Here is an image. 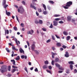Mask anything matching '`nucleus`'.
Segmentation results:
<instances>
[{"label":"nucleus","instance_id":"40","mask_svg":"<svg viewBox=\"0 0 77 77\" xmlns=\"http://www.w3.org/2000/svg\"><path fill=\"white\" fill-rule=\"evenodd\" d=\"M62 47L64 49H65V48H66V46H65V45H63L62 46Z\"/></svg>","mask_w":77,"mask_h":77},{"label":"nucleus","instance_id":"33","mask_svg":"<svg viewBox=\"0 0 77 77\" xmlns=\"http://www.w3.org/2000/svg\"><path fill=\"white\" fill-rule=\"evenodd\" d=\"M43 14L44 15H47L48 13L47 12V11H45L43 12Z\"/></svg>","mask_w":77,"mask_h":77},{"label":"nucleus","instance_id":"42","mask_svg":"<svg viewBox=\"0 0 77 77\" xmlns=\"http://www.w3.org/2000/svg\"><path fill=\"white\" fill-rule=\"evenodd\" d=\"M35 24H38L39 23V22H38V20H36L35 21Z\"/></svg>","mask_w":77,"mask_h":77},{"label":"nucleus","instance_id":"29","mask_svg":"<svg viewBox=\"0 0 77 77\" xmlns=\"http://www.w3.org/2000/svg\"><path fill=\"white\" fill-rule=\"evenodd\" d=\"M70 68L71 70H72V69H73V66L71 64L70 65Z\"/></svg>","mask_w":77,"mask_h":77},{"label":"nucleus","instance_id":"43","mask_svg":"<svg viewBox=\"0 0 77 77\" xmlns=\"http://www.w3.org/2000/svg\"><path fill=\"white\" fill-rule=\"evenodd\" d=\"M14 30H15V31H17V27H14Z\"/></svg>","mask_w":77,"mask_h":77},{"label":"nucleus","instance_id":"53","mask_svg":"<svg viewBox=\"0 0 77 77\" xmlns=\"http://www.w3.org/2000/svg\"><path fill=\"white\" fill-rule=\"evenodd\" d=\"M53 24H51V26H50V28H53Z\"/></svg>","mask_w":77,"mask_h":77},{"label":"nucleus","instance_id":"30","mask_svg":"<svg viewBox=\"0 0 77 77\" xmlns=\"http://www.w3.org/2000/svg\"><path fill=\"white\" fill-rule=\"evenodd\" d=\"M45 65H47L48 64V60H46L45 61Z\"/></svg>","mask_w":77,"mask_h":77},{"label":"nucleus","instance_id":"19","mask_svg":"<svg viewBox=\"0 0 77 77\" xmlns=\"http://www.w3.org/2000/svg\"><path fill=\"white\" fill-rule=\"evenodd\" d=\"M6 15L8 16H10V14H11V13L9 12H8V11L7 10H6Z\"/></svg>","mask_w":77,"mask_h":77},{"label":"nucleus","instance_id":"4","mask_svg":"<svg viewBox=\"0 0 77 77\" xmlns=\"http://www.w3.org/2000/svg\"><path fill=\"white\" fill-rule=\"evenodd\" d=\"M35 44H33L32 45V46H31V48H32V50L33 51H34L35 52V53H36L37 54H39V52H38V51H37L35 50Z\"/></svg>","mask_w":77,"mask_h":77},{"label":"nucleus","instance_id":"23","mask_svg":"<svg viewBox=\"0 0 77 77\" xmlns=\"http://www.w3.org/2000/svg\"><path fill=\"white\" fill-rule=\"evenodd\" d=\"M47 68H48V66H47V65H45L43 67V69H47Z\"/></svg>","mask_w":77,"mask_h":77},{"label":"nucleus","instance_id":"58","mask_svg":"<svg viewBox=\"0 0 77 77\" xmlns=\"http://www.w3.org/2000/svg\"><path fill=\"white\" fill-rule=\"evenodd\" d=\"M74 73H76L77 72V69H75L74 70Z\"/></svg>","mask_w":77,"mask_h":77},{"label":"nucleus","instance_id":"5","mask_svg":"<svg viewBox=\"0 0 77 77\" xmlns=\"http://www.w3.org/2000/svg\"><path fill=\"white\" fill-rule=\"evenodd\" d=\"M3 5H4V8L6 9L7 7L8 6V5H6V0H3Z\"/></svg>","mask_w":77,"mask_h":77},{"label":"nucleus","instance_id":"63","mask_svg":"<svg viewBox=\"0 0 77 77\" xmlns=\"http://www.w3.org/2000/svg\"><path fill=\"white\" fill-rule=\"evenodd\" d=\"M11 74H8V76L9 77H11Z\"/></svg>","mask_w":77,"mask_h":77},{"label":"nucleus","instance_id":"3","mask_svg":"<svg viewBox=\"0 0 77 77\" xmlns=\"http://www.w3.org/2000/svg\"><path fill=\"white\" fill-rule=\"evenodd\" d=\"M19 9H18V12H20V14H23L24 12V10L23 8V7L22 6H21L19 7Z\"/></svg>","mask_w":77,"mask_h":77},{"label":"nucleus","instance_id":"2","mask_svg":"<svg viewBox=\"0 0 77 77\" xmlns=\"http://www.w3.org/2000/svg\"><path fill=\"white\" fill-rule=\"evenodd\" d=\"M1 69L2 70H1V72L2 73H3L4 72H6L8 71V69H6V67L5 66H2L1 67Z\"/></svg>","mask_w":77,"mask_h":77},{"label":"nucleus","instance_id":"7","mask_svg":"<svg viewBox=\"0 0 77 77\" xmlns=\"http://www.w3.org/2000/svg\"><path fill=\"white\" fill-rule=\"evenodd\" d=\"M33 30L32 29H31L30 31H28L27 32V34H30V35H32L33 33Z\"/></svg>","mask_w":77,"mask_h":77},{"label":"nucleus","instance_id":"27","mask_svg":"<svg viewBox=\"0 0 77 77\" xmlns=\"http://www.w3.org/2000/svg\"><path fill=\"white\" fill-rule=\"evenodd\" d=\"M54 17H60V15L59 14H55L54 15Z\"/></svg>","mask_w":77,"mask_h":77},{"label":"nucleus","instance_id":"11","mask_svg":"<svg viewBox=\"0 0 77 77\" xmlns=\"http://www.w3.org/2000/svg\"><path fill=\"white\" fill-rule=\"evenodd\" d=\"M53 23H54L53 25L55 26H57V25H58V23H58V22H56V21H54Z\"/></svg>","mask_w":77,"mask_h":77},{"label":"nucleus","instance_id":"34","mask_svg":"<svg viewBox=\"0 0 77 77\" xmlns=\"http://www.w3.org/2000/svg\"><path fill=\"white\" fill-rule=\"evenodd\" d=\"M55 62H58L59 61V58H57L55 59Z\"/></svg>","mask_w":77,"mask_h":77},{"label":"nucleus","instance_id":"6","mask_svg":"<svg viewBox=\"0 0 77 77\" xmlns=\"http://www.w3.org/2000/svg\"><path fill=\"white\" fill-rule=\"evenodd\" d=\"M55 65L56 66V67H58V68H59V69L60 70H63V69L62 68V67H60V65L59 64L56 63L55 64Z\"/></svg>","mask_w":77,"mask_h":77},{"label":"nucleus","instance_id":"56","mask_svg":"<svg viewBox=\"0 0 77 77\" xmlns=\"http://www.w3.org/2000/svg\"><path fill=\"white\" fill-rule=\"evenodd\" d=\"M74 48H75V46H74V45H73L72 47V49L73 50V49H74Z\"/></svg>","mask_w":77,"mask_h":77},{"label":"nucleus","instance_id":"37","mask_svg":"<svg viewBox=\"0 0 77 77\" xmlns=\"http://www.w3.org/2000/svg\"><path fill=\"white\" fill-rule=\"evenodd\" d=\"M38 11L39 12H42V10H41V8L38 9Z\"/></svg>","mask_w":77,"mask_h":77},{"label":"nucleus","instance_id":"21","mask_svg":"<svg viewBox=\"0 0 77 77\" xmlns=\"http://www.w3.org/2000/svg\"><path fill=\"white\" fill-rule=\"evenodd\" d=\"M63 33L64 35H68V32L65 31H64L63 32Z\"/></svg>","mask_w":77,"mask_h":77},{"label":"nucleus","instance_id":"10","mask_svg":"<svg viewBox=\"0 0 77 77\" xmlns=\"http://www.w3.org/2000/svg\"><path fill=\"white\" fill-rule=\"evenodd\" d=\"M56 45L57 47H61L62 46V43L60 42H58L56 44Z\"/></svg>","mask_w":77,"mask_h":77},{"label":"nucleus","instance_id":"13","mask_svg":"<svg viewBox=\"0 0 77 77\" xmlns=\"http://www.w3.org/2000/svg\"><path fill=\"white\" fill-rule=\"evenodd\" d=\"M30 7L31 8H33V9H35V10H36V7H35L34 6H33L32 4H31Z\"/></svg>","mask_w":77,"mask_h":77},{"label":"nucleus","instance_id":"31","mask_svg":"<svg viewBox=\"0 0 77 77\" xmlns=\"http://www.w3.org/2000/svg\"><path fill=\"white\" fill-rule=\"evenodd\" d=\"M6 50L8 52V53H9L10 52V51H9V48H6Z\"/></svg>","mask_w":77,"mask_h":77},{"label":"nucleus","instance_id":"51","mask_svg":"<svg viewBox=\"0 0 77 77\" xmlns=\"http://www.w3.org/2000/svg\"><path fill=\"white\" fill-rule=\"evenodd\" d=\"M21 26H22L23 27L24 26V24L23 23H21Z\"/></svg>","mask_w":77,"mask_h":77},{"label":"nucleus","instance_id":"46","mask_svg":"<svg viewBox=\"0 0 77 77\" xmlns=\"http://www.w3.org/2000/svg\"><path fill=\"white\" fill-rule=\"evenodd\" d=\"M59 23L60 24H63V22L62 21H59Z\"/></svg>","mask_w":77,"mask_h":77},{"label":"nucleus","instance_id":"47","mask_svg":"<svg viewBox=\"0 0 77 77\" xmlns=\"http://www.w3.org/2000/svg\"><path fill=\"white\" fill-rule=\"evenodd\" d=\"M12 49H13V50H15L16 48H15V47L14 46V45H12Z\"/></svg>","mask_w":77,"mask_h":77},{"label":"nucleus","instance_id":"24","mask_svg":"<svg viewBox=\"0 0 77 77\" xmlns=\"http://www.w3.org/2000/svg\"><path fill=\"white\" fill-rule=\"evenodd\" d=\"M43 23V22L42 20H39L38 22V23L39 24H42V23Z\"/></svg>","mask_w":77,"mask_h":77},{"label":"nucleus","instance_id":"25","mask_svg":"<svg viewBox=\"0 0 77 77\" xmlns=\"http://www.w3.org/2000/svg\"><path fill=\"white\" fill-rule=\"evenodd\" d=\"M43 7L44 8L45 10V11H46V10H47V8H46V6H45V5L44 4H43Z\"/></svg>","mask_w":77,"mask_h":77},{"label":"nucleus","instance_id":"49","mask_svg":"<svg viewBox=\"0 0 77 77\" xmlns=\"http://www.w3.org/2000/svg\"><path fill=\"white\" fill-rule=\"evenodd\" d=\"M48 68H49V69H52V67H51V66H48Z\"/></svg>","mask_w":77,"mask_h":77},{"label":"nucleus","instance_id":"14","mask_svg":"<svg viewBox=\"0 0 77 77\" xmlns=\"http://www.w3.org/2000/svg\"><path fill=\"white\" fill-rule=\"evenodd\" d=\"M65 56L66 57H69V54L68 52H66V54L65 55Z\"/></svg>","mask_w":77,"mask_h":77},{"label":"nucleus","instance_id":"22","mask_svg":"<svg viewBox=\"0 0 77 77\" xmlns=\"http://www.w3.org/2000/svg\"><path fill=\"white\" fill-rule=\"evenodd\" d=\"M69 64H72V65H73L74 64V62L72 61H71L68 62Z\"/></svg>","mask_w":77,"mask_h":77},{"label":"nucleus","instance_id":"15","mask_svg":"<svg viewBox=\"0 0 77 77\" xmlns=\"http://www.w3.org/2000/svg\"><path fill=\"white\" fill-rule=\"evenodd\" d=\"M25 58V59H27V56L26 55H21V59H24V58Z\"/></svg>","mask_w":77,"mask_h":77},{"label":"nucleus","instance_id":"44","mask_svg":"<svg viewBox=\"0 0 77 77\" xmlns=\"http://www.w3.org/2000/svg\"><path fill=\"white\" fill-rule=\"evenodd\" d=\"M75 20H74L73 19H72V23H75Z\"/></svg>","mask_w":77,"mask_h":77},{"label":"nucleus","instance_id":"60","mask_svg":"<svg viewBox=\"0 0 77 77\" xmlns=\"http://www.w3.org/2000/svg\"><path fill=\"white\" fill-rule=\"evenodd\" d=\"M25 70L27 72V68L25 67L24 68Z\"/></svg>","mask_w":77,"mask_h":77},{"label":"nucleus","instance_id":"32","mask_svg":"<svg viewBox=\"0 0 77 77\" xmlns=\"http://www.w3.org/2000/svg\"><path fill=\"white\" fill-rule=\"evenodd\" d=\"M46 71H47V72H48L50 73L51 74H52V73L51 72V71L49 70H47Z\"/></svg>","mask_w":77,"mask_h":77},{"label":"nucleus","instance_id":"61","mask_svg":"<svg viewBox=\"0 0 77 77\" xmlns=\"http://www.w3.org/2000/svg\"><path fill=\"white\" fill-rule=\"evenodd\" d=\"M60 51H63V48H61L60 49Z\"/></svg>","mask_w":77,"mask_h":77},{"label":"nucleus","instance_id":"54","mask_svg":"<svg viewBox=\"0 0 77 77\" xmlns=\"http://www.w3.org/2000/svg\"><path fill=\"white\" fill-rule=\"evenodd\" d=\"M54 61L53 60L52 61L51 64L52 65H54Z\"/></svg>","mask_w":77,"mask_h":77},{"label":"nucleus","instance_id":"64","mask_svg":"<svg viewBox=\"0 0 77 77\" xmlns=\"http://www.w3.org/2000/svg\"><path fill=\"white\" fill-rule=\"evenodd\" d=\"M63 71H62L61 70H60L58 71V72L59 73H62V72Z\"/></svg>","mask_w":77,"mask_h":77},{"label":"nucleus","instance_id":"9","mask_svg":"<svg viewBox=\"0 0 77 77\" xmlns=\"http://www.w3.org/2000/svg\"><path fill=\"white\" fill-rule=\"evenodd\" d=\"M51 54H52V58H54V55H57V54L56 53H54L52 52L51 53Z\"/></svg>","mask_w":77,"mask_h":77},{"label":"nucleus","instance_id":"28","mask_svg":"<svg viewBox=\"0 0 77 77\" xmlns=\"http://www.w3.org/2000/svg\"><path fill=\"white\" fill-rule=\"evenodd\" d=\"M11 62H13V65H15V61L14 60H11Z\"/></svg>","mask_w":77,"mask_h":77},{"label":"nucleus","instance_id":"8","mask_svg":"<svg viewBox=\"0 0 77 77\" xmlns=\"http://www.w3.org/2000/svg\"><path fill=\"white\" fill-rule=\"evenodd\" d=\"M19 51L20 53H23V54H24V51L23 50V49L21 48H20L19 49Z\"/></svg>","mask_w":77,"mask_h":77},{"label":"nucleus","instance_id":"41","mask_svg":"<svg viewBox=\"0 0 77 77\" xmlns=\"http://www.w3.org/2000/svg\"><path fill=\"white\" fill-rule=\"evenodd\" d=\"M42 30L43 31H44L45 32V31H46V30H47V29L45 28H42Z\"/></svg>","mask_w":77,"mask_h":77},{"label":"nucleus","instance_id":"36","mask_svg":"<svg viewBox=\"0 0 77 77\" xmlns=\"http://www.w3.org/2000/svg\"><path fill=\"white\" fill-rule=\"evenodd\" d=\"M49 3H51L52 4H54V2L52 1H49Z\"/></svg>","mask_w":77,"mask_h":77},{"label":"nucleus","instance_id":"20","mask_svg":"<svg viewBox=\"0 0 77 77\" xmlns=\"http://www.w3.org/2000/svg\"><path fill=\"white\" fill-rule=\"evenodd\" d=\"M7 34H9V30L7 29L6 30V29L5 30V35H6Z\"/></svg>","mask_w":77,"mask_h":77},{"label":"nucleus","instance_id":"18","mask_svg":"<svg viewBox=\"0 0 77 77\" xmlns=\"http://www.w3.org/2000/svg\"><path fill=\"white\" fill-rule=\"evenodd\" d=\"M15 60H16L17 61H18V60H19L20 59V56H18L16 58H15Z\"/></svg>","mask_w":77,"mask_h":77},{"label":"nucleus","instance_id":"57","mask_svg":"<svg viewBox=\"0 0 77 77\" xmlns=\"http://www.w3.org/2000/svg\"><path fill=\"white\" fill-rule=\"evenodd\" d=\"M36 14L37 16H39V13L37 11H36Z\"/></svg>","mask_w":77,"mask_h":77},{"label":"nucleus","instance_id":"62","mask_svg":"<svg viewBox=\"0 0 77 77\" xmlns=\"http://www.w3.org/2000/svg\"><path fill=\"white\" fill-rule=\"evenodd\" d=\"M28 64L29 65H32V63H31L30 62H29L28 63Z\"/></svg>","mask_w":77,"mask_h":77},{"label":"nucleus","instance_id":"50","mask_svg":"<svg viewBox=\"0 0 77 77\" xmlns=\"http://www.w3.org/2000/svg\"><path fill=\"white\" fill-rule=\"evenodd\" d=\"M55 35L56 36V38H57L58 39H60V37H59V36H57L56 35Z\"/></svg>","mask_w":77,"mask_h":77},{"label":"nucleus","instance_id":"45","mask_svg":"<svg viewBox=\"0 0 77 77\" xmlns=\"http://www.w3.org/2000/svg\"><path fill=\"white\" fill-rule=\"evenodd\" d=\"M22 4H23V5H26V3H25V2L24 1H23L22 2Z\"/></svg>","mask_w":77,"mask_h":77},{"label":"nucleus","instance_id":"17","mask_svg":"<svg viewBox=\"0 0 77 77\" xmlns=\"http://www.w3.org/2000/svg\"><path fill=\"white\" fill-rule=\"evenodd\" d=\"M67 20L69 21H71V17L70 16H68L67 17Z\"/></svg>","mask_w":77,"mask_h":77},{"label":"nucleus","instance_id":"1","mask_svg":"<svg viewBox=\"0 0 77 77\" xmlns=\"http://www.w3.org/2000/svg\"><path fill=\"white\" fill-rule=\"evenodd\" d=\"M72 5V2L69 1L67 3L66 5V6H63V8H64V9H68L69 8L68 7H70L71 5Z\"/></svg>","mask_w":77,"mask_h":77},{"label":"nucleus","instance_id":"55","mask_svg":"<svg viewBox=\"0 0 77 77\" xmlns=\"http://www.w3.org/2000/svg\"><path fill=\"white\" fill-rule=\"evenodd\" d=\"M35 72H37V71H38V69L37 68H36L35 69Z\"/></svg>","mask_w":77,"mask_h":77},{"label":"nucleus","instance_id":"16","mask_svg":"<svg viewBox=\"0 0 77 77\" xmlns=\"http://www.w3.org/2000/svg\"><path fill=\"white\" fill-rule=\"evenodd\" d=\"M13 39H14V41H15L17 45H18V42H17V38H15L14 37L13 38Z\"/></svg>","mask_w":77,"mask_h":77},{"label":"nucleus","instance_id":"39","mask_svg":"<svg viewBox=\"0 0 77 77\" xmlns=\"http://www.w3.org/2000/svg\"><path fill=\"white\" fill-rule=\"evenodd\" d=\"M66 72L67 74H69V69H67L66 70Z\"/></svg>","mask_w":77,"mask_h":77},{"label":"nucleus","instance_id":"26","mask_svg":"<svg viewBox=\"0 0 77 77\" xmlns=\"http://www.w3.org/2000/svg\"><path fill=\"white\" fill-rule=\"evenodd\" d=\"M71 38V37L69 36H67L66 37V40L67 41H69V39Z\"/></svg>","mask_w":77,"mask_h":77},{"label":"nucleus","instance_id":"59","mask_svg":"<svg viewBox=\"0 0 77 77\" xmlns=\"http://www.w3.org/2000/svg\"><path fill=\"white\" fill-rule=\"evenodd\" d=\"M52 48L53 50H55V48L54 47H52Z\"/></svg>","mask_w":77,"mask_h":77},{"label":"nucleus","instance_id":"35","mask_svg":"<svg viewBox=\"0 0 77 77\" xmlns=\"http://www.w3.org/2000/svg\"><path fill=\"white\" fill-rule=\"evenodd\" d=\"M60 20V18H55V21H59Z\"/></svg>","mask_w":77,"mask_h":77},{"label":"nucleus","instance_id":"52","mask_svg":"<svg viewBox=\"0 0 77 77\" xmlns=\"http://www.w3.org/2000/svg\"><path fill=\"white\" fill-rule=\"evenodd\" d=\"M52 38L53 40H55V38H54V37L52 35Z\"/></svg>","mask_w":77,"mask_h":77},{"label":"nucleus","instance_id":"48","mask_svg":"<svg viewBox=\"0 0 77 77\" xmlns=\"http://www.w3.org/2000/svg\"><path fill=\"white\" fill-rule=\"evenodd\" d=\"M51 41V40L50 39L48 40L46 42L47 43H48V42H50Z\"/></svg>","mask_w":77,"mask_h":77},{"label":"nucleus","instance_id":"38","mask_svg":"<svg viewBox=\"0 0 77 77\" xmlns=\"http://www.w3.org/2000/svg\"><path fill=\"white\" fill-rule=\"evenodd\" d=\"M8 70L9 71H11V66H8Z\"/></svg>","mask_w":77,"mask_h":77},{"label":"nucleus","instance_id":"12","mask_svg":"<svg viewBox=\"0 0 77 77\" xmlns=\"http://www.w3.org/2000/svg\"><path fill=\"white\" fill-rule=\"evenodd\" d=\"M16 71H18V69H13L11 70V72L12 73H14V72Z\"/></svg>","mask_w":77,"mask_h":77}]
</instances>
